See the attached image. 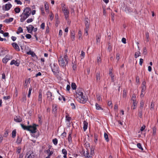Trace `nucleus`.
Here are the masks:
<instances>
[{"label":"nucleus","mask_w":158,"mask_h":158,"mask_svg":"<svg viewBox=\"0 0 158 158\" xmlns=\"http://www.w3.org/2000/svg\"><path fill=\"white\" fill-rule=\"evenodd\" d=\"M84 126L83 129L84 131H85L87 128L88 127V123L85 121H84L83 122Z\"/></svg>","instance_id":"nucleus-21"},{"label":"nucleus","mask_w":158,"mask_h":158,"mask_svg":"<svg viewBox=\"0 0 158 158\" xmlns=\"http://www.w3.org/2000/svg\"><path fill=\"white\" fill-rule=\"evenodd\" d=\"M137 147L139 149H140L142 151L143 150V148L141 146V143H139L137 144Z\"/></svg>","instance_id":"nucleus-42"},{"label":"nucleus","mask_w":158,"mask_h":158,"mask_svg":"<svg viewBox=\"0 0 158 158\" xmlns=\"http://www.w3.org/2000/svg\"><path fill=\"white\" fill-rule=\"evenodd\" d=\"M27 54L28 55H31V56L33 57L35 60H36L38 59V57L35 54L33 51H30L27 52Z\"/></svg>","instance_id":"nucleus-11"},{"label":"nucleus","mask_w":158,"mask_h":158,"mask_svg":"<svg viewBox=\"0 0 158 158\" xmlns=\"http://www.w3.org/2000/svg\"><path fill=\"white\" fill-rule=\"evenodd\" d=\"M8 130H6L5 131L4 134L3 135V136L4 137H7L8 135Z\"/></svg>","instance_id":"nucleus-48"},{"label":"nucleus","mask_w":158,"mask_h":158,"mask_svg":"<svg viewBox=\"0 0 158 158\" xmlns=\"http://www.w3.org/2000/svg\"><path fill=\"white\" fill-rule=\"evenodd\" d=\"M46 95L47 96V98L48 101H52V93L49 91H48L47 92Z\"/></svg>","instance_id":"nucleus-12"},{"label":"nucleus","mask_w":158,"mask_h":158,"mask_svg":"<svg viewBox=\"0 0 158 158\" xmlns=\"http://www.w3.org/2000/svg\"><path fill=\"white\" fill-rule=\"evenodd\" d=\"M63 58H61V57L59 59L58 62L60 66L63 67L65 66L66 64Z\"/></svg>","instance_id":"nucleus-7"},{"label":"nucleus","mask_w":158,"mask_h":158,"mask_svg":"<svg viewBox=\"0 0 158 158\" xmlns=\"http://www.w3.org/2000/svg\"><path fill=\"white\" fill-rule=\"evenodd\" d=\"M72 64H73V65H72L73 66V69L74 70H76L77 69L76 65L75 64H74L73 62Z\"/></svg>","instance_id":"nucleus-56"},{"label":"nucleus","mask_w":158,"mask_h":158,"mask_svg":"<svg viewBox=\"0 0 158 158\" xmlns=\"http://www.w3.org/2000/svg\"><path fill=\"white\" fill-rule=\"evenodd\" d=\"M96 80L98 81L100 80V73L99 72H97L96 74Z\"/></svg>","instance_id":"nucleus-26"},{"label":"nucleus","mask_w":158,"mask_h":158,"mask_svg":"<svg viewBox=\"0 0 158 158\" xmlns=\"http://www.w3.org/2000/svg\"><path fill=\"white\" fill-rule=\"evenodd\" d=\"M96 98H97V100L98 101H100L102 100L101 98L99 95H96Z\"/></svg>","instance_id":"nucleus-45"},{"label":"nucleus","mask_w":158,"mask_h":158,"mask_svg":"<svg viewBox=\"0 0 158 158\" xmlns=\"http://www.w3.org/2000/svg\"><path fill=\"white\" fill-rule=\"evenodd\" d=\"M23 13L25 15L29 17L31 14V10L29 8H26L24 10Z\"/></svg>","instance_id":"nucleus-6"},{"label":"nucleus","mask_w":158,"mask_h":158,"mask_svg":"<svg viewBox=\"0 0 158 158\" xmlns=\"http://www.w3.org/2000/svg\"><path fill=\"white\" fill-rule=\"evenodd\" d=\"M65 117L66 120L68 121L69 122L71 120V118L69 117L68 115H66Z\"/></svg>","instance_id":"nucleus-53"},{"label":"nucleus","mask_w":158,"mask_h":158,"mask_svg":"<svg viewBox=\"0 0 158 158\" xmlns=\"http://www.w3.org/2000/svg\"><path fill=\"white\" fill-rule=\"evenodd\" d=\"M23 97L22 98V99L23 100V101H24V100H26V95L25 94V92H23Z\"/></svg>","instance_id":"nucleus-46"},{"label":"nucleus","mask_w":158,"mask_h":158,"mask_svg":"<svg viewBox=\"0 0 158 158\" xmlns=\"http://www.w3.org/2000/svg\"><path fill=\"white\" fill-rule=\"evenodd\" d=\"M12 5L10 3L6 4L3 6V8L6 10H9L11 7Z\"/></svg>","instance_id":"nucleus-10"},{"label":"nucleus","mask_w":158,"mask_h":158,"mask_svg":"<svg viewBox=\"0 0 158 158\" xmlns=\"http://www.w3.org/2000/svg\"><path fill=\"white\" fill-rule=\"evenodd\" d=\"M26 28L28 32L30 33H31L32 32L33 30L34 32H36L37 30V28H34V27L32 25H29V27H27Z\"/></svg>","instance_id":"nucleus-5"},{"label":"nucleus","mask_w":158,"mask_h":158,"mask_svg":"<svg viewBox=\"0 0 158 158\" xmlns=\"http://www.w3.org/2000/svg\"><path fill=\"white\" fill-rule=\"evenodd\" d=\"M123 10L127 13H130L133 12V10L131 8L127 6L123 7Z\"/></svg>","instance_id":"nucleus-9"},{"label":"nucleus","mask_w":158,"mask_h":158,"mask_svg":"<svg viewBox=\"0 0 158 158\" xmlns=\"http://www.w3.org/2000/svg\"><path fill=\"white\" fill-rule=\"evenodd\" d=\"M52 142L55 145H56L58 143L57 139L56 138H55L52 140Z\"/></svg>","instance_id":"nucleus-37"},{"label":"nucleus","mask_w":158,"mask_h":158,"mask_svg":"<svg viewBox=\"0 0 158 158\" xmlns=\"http://www.w3.org/2000/svg\"><path fill=\"white\" fill-rule=\"evenodd\" d=\"M32 90V88L31 87L30 88H29V91H28V94L27 95V97L28 98H30V97L31 94V90Z\"/></svg>","instance_id":"nucleus-36"},{"label":"nucleus","mask_w":158,"mask_h":158,"mask_svg":"<svg viewBox=\"0 0 158 158\" xmlns=\"http://www.w3.org/2000/svg\"><path fill=\"white\" fill-rule=\"evenodd\" d=\"M15 12L16 13H18L20 11V9L19 7H16L15 9Z\"/></svg>","instance_id":"nucleus-39"},{"label":"nucleus","mask_w":158,"mask_h":158,"mask_svg":"<svg viewBox=\"0 0 158 158\" xmlns=\"http://www.w3.org/2000/svg\"><path fill=\"white\" fill-rule=\"evenodd\" d=\"M49 32V27L48 26L46 27V32L47 33H48Z\"/></svg>","instance_id":"nucleus-62"},{"label":"nucleus","mask_w":158,"mask_h":158,"mask_svg":"<svg viewBox=\"0 0 158 158\" xmlns=\"http://www.w3.org/2000/svg\"><path fill=\"white\" fill-rule=\"evenodd\" d=\"M146 87H145L144 86L142 87V90L141 91V94H140V96L141 97H143L145 93V90L146 89Z\"/></svg>","instance_id":"nucleus-18"},{"label":"nucleus","mask_w":158,"mask_h":158,"mask_svg":"<svg viewBox=\"0 0 158 158\" xmlns=\"http://www.w3.org/2000/svg\"><path fill=\"white\" fill-rule=\"evenodd\" d=\"M81 34H82V32H81V31L80 30H79V31L78 33V36L79 37V38H80V37L81 35Z\"/></svg>","instance_id":"nucleus-61"},{"label":"nucleus","mask_w":158,"mask_h":158,"mask_svg":"<svg viewBox=\"0 0 158 158\" xmlns=\"http://www.w3.org/2000/svg\"><path fill=\"white\" fill-rule=\"evenodd\" d=\"M101 38V36L99 35L98 36H97L96 37V41L98 43H99L100 41V39Z\"/></svg>","instance_id":"nucleus-40"},{"label":"nucleus","mask_w":158,"mask_h":158,"mask_svg":"<svg viewBox=\"0 0 158 158\" xmlns=\"http://www.w3.org/2000/svg\"><path fill=\"white\" fill-rule=\"evenodd\" d=\"M34 157V155L32 154L29 155L27 157V158H33Z\"/></svg>","instance_id":"nucleus-64"},{"label":"nucleus","mask_w":158,"mask_h":158,"mask_svg":"<svg viewBox=\"0 0 158 158\" xmlns=\"http://www.w3.org/2000/svg\"><path fill=\"white\" fill-rule=\"evenodd\" d=\"M75 33L74 31L71 32V37L72 41H73L75 40Z\"/></svg>","instance_id":"nucleus-25"},{"label":"nucleus","mask_w":158,"mask_h":158,"mask_svg":"<svg viewBox=\"0 0 158 158\" xmlns=\"http://www.w3.org/2000/svg\"><path fill=\"white\" fill-rule=\"evenodd\" d=\"M85 28V29L84 35L87 36L88 35V31L89 28L90 22L89 20L87 18H85L84 19Z\"/></svg>","instance_id":"nucleus-3"},{"label":"nucleus","mask_w":158,"mask_h":158,"mask_svg":"<svg viewBox=\"0 0 158 158\" xmlns=\"http://www.w3.org/2000/svg\"><path fill=\"white\" fill-rule=\"evenodd\" d=\"M16 130L15 129L13 130L12 132V137L13 138H14L16 136Z\"/></svg>","instance_id":"nucleus-27"},{"label":"nucleus","mask_w":158,"mask_h":158,"mask_svg":"<svg viewBox=\"0 0 158 158\" xmlns=\"http://www.w3.org/2000/svg\"><path fill=\"white\" fill-rule=\"evenodd\" d=\"M67 57H68V56L66 54V55H64V60H65V61L66 62V64H68V60L67 59Z\"/></svg>","instance_id":"nucleus-60"},{"label":"nucleus","mask_w":158,"mask_h":158,"mask_svg":"<svg viewBox=\"0 0 158 158\" xmlns=\"http://www.w3.org/2000/svg\"><path fill=\"white\" fill-rule=\"evenodd\" d=\"M53 14L52 12H51L50 14L49 15L50 19L51 20H52L53 19Z\"/></svg>","instance_id":"nucleus-51"},{"label":"nucleus","mask_w":158,"mask_h":158,"mask_svg":"<svg viewBox=\"0 0 158 158\" xmlns=\"http://www.w3.org/2000/svg\"><path fill=\"white\" fill-rule=\"evenodd\" d=\"M140 52H136L135 53V58H137V57H138L140 55L139 54H140Z\"/></svg>","instance_id":"nucleus-57"},{"label":"nucleus","mask_w":158,"mask_h":158,"mask_svg":"<svg viewBox=\"0 0 158 158\" xmlns=\"http://www.w3.org/2000/svg\"><path fill=\"white\" fill-rule=\"evenodd\" d=\"M21 126L22 127L24 130H26L29 131L32 133H35L36 132V130H37V125L35 124H33L32 126L30 125L26 126L24 124H21Z\"/></svg>","instance_id":"nucleus-1"},{"label":"nucleus","mask_w":158,"mask_h":158,"mask_svg":"<svg viewBox=\"0 0 158 158\" xmlns=\"http://www.w3.org/2000/svg\"><path fill=\"white\" fill-rule=\"evenodd\" d=\"M14 120L17 122H20L22 121V120L21 118L19 117H18L17 116H16L14 118Z\"/></svg>","instance_id":"nucleus-20"},{"label":"nucleus","mask_w":158,"mask_h":158,"mask_svg":"<svg viewBox=\"0 0 158 158\" xmlns=\"http://www.w3.org/2000/svg\"><path fill=\"white\" fill-rule=\"evenodd\" d=\"M22 141V139L18 136L17 137L16 142L18 143H21Z\"/></svg>","instance_id":"nucleus-38"},{"label":"nucleus","mask_w":158,"mask_h":158,"mask_svg":"<svg viewBox=\"0 0 158 158\" xmlns=\"http://www.w3.org/2000/svg\"><path fill=\"white\" fill-rule=\"evenodd\" d=\"M33 21V20L32 19H31V18L27 20V23H29L32 22Z\"/></svg>","instance_id":"nucleus-63"},{"label":"nucleus","mask_w":158,"mask_h":158,"mask_svg":"<svg viewBox=\"0 0 158 158\" xmlns=\"http://www.w3.org/2000/svg\"><path fill=\"white\" fill-rule=\"evenodd\" d=\"M90 148V155L91 156H94V149L95 147L94 146H92Z\"/></svg>","instance_id":"nucleus-17"},{"label":"nucleus","mask_w":158,"mask_h":158,"mask_svg":"<svg viewBox=\"0 0 158 158\" xmlns=\"http://www.w3.org/2000/svg\"><path fill=\"white\" fill-rule=\"evenodd\" d=\"M86 152H86V154H85V152H84V156L85 157V158L86 157H88V156H89V151L88 150H87Z\"/></svg>","instance_id":"nucleus-43"},{"label":"nucleus","mask_w":158,"mask_h":158,"mask_svg":"<svg viewBox=\"0 0 158 158\" xmlns=\"http://www.w3.org/2000/svg\"><path fill=\"white\" fill-rule=\"evenodd\" d=\"M30 78H29L28 80H25V83L24 85V88H26L27 87L28 83H30Z\"/></svg>","instance_id":"nucleus-16"},{"label":"nucleus","mask_w":158,"mask_h":158,"mask_svg":"<svg viewBox=\"0 0 158 158\" xmlns=\"http://www.w3.org/2000/svg\"><path fill=\"white\" fill-rule=\"evenodd\" d=\"M13 48L18 51H20L19 48L17 44L16 43H13L12 44Z\"/></svg>","instance_id":"nucleus-15"},{"label":"nucleus","mask_w":158,"mask_h":158,"mask_svg":"<svg viewBox=\"0 0 158 158\" xmlns=\"http://www.w3.org/2000/svg\"><path fill=\"white\" fill-rule=\"evenodd\" d=\"M71 87L73 89L75 90L76 89L77 86L74 83H72L71 84Z\"/></svg>","instance_id":"nucleus-33"},{"label":"nucleus","mask_w":158,"mask_h":158,"mask_svg":"<svg viewBox=\"0 0 158 158\" xmlns=\"http://www.w3.org/2000/svg\"><path fill=\"white\" fill-rule=\"evenodd\" d=\"M94 138H95L94 142H96V141L98 140V135L97 134H94Z\"/></svg>","instance_id":"nucleus-49"},{"label":"nucleus","mask_w":158,"mask_h":158,"mask_svg":"<svg viewBox=\"0 0 158 158\" xmlns=\"http://www.w3.org/2000/svg\"><path fill=\"white\" fill-rule=\"evenodd\" d=\"M77 97H79L80 99V102L81 103H85L87 101V99L85 96L83 95V93L79 90L77 93Z\"/></svg>","instance_id":"nucleus-2"},{"label":"nucleus","mask_w":158,"mask_h":158,"mask_svg":"<svg viewBox=\"0 0 158 158\" xmlns=\"http://www.w3.org/2000/svg\"><path fill=\"white\" fill-rule=\"evenodd\" d=\"M50 66L51 67L52 71L54 74L59 73V68L56 64L54 63L52 65V64H51Z\"/></svg>","instance_id":"nucleus-4"},{"label":"nucleus","mask_w":158,"mask_h":158,"mask_svg":"<svg viewBox=\"0 0 158 158\" xmlns=\"http://www.w3.org/2000/svg\"><path fill=\"white\" fill-rule=\"evenodd\" d=\"M23 32V29L21 27H19L18 28V31L16 32L17 34H19L20 33Z\"/></svg>","instance_id":"nucleus-28"},{"label":"nucleus","mask_w":158,"mask_h":158,"mask_svg":"<svg viewBox=\"0 0 158 158\" xmlns=\"http://www.w3.org/2000/svg\"><path fill=\"white\" fill-rule=\"evenodd\" d=\"M12 58V57L9 55H6L5 57L2 59V62L3 63L6 64L9 60Z\"/></svg>","instance_id":"nucleus-8"},{"label":"nucleus","mask_w":158,"mask_h":158,"mask_svg":"<svg viewBox=\"0 0 158 158\" xmlns=\"http://www.w3.org/2000/svg\"><path fill=\"white\" fill-rule=\"evenodd\" d=\"M142 109H139L138 110V115L139 117L140 118H142Z\"/></svg>","instance_id":"nucleus-22"},{"label":"nucleus","mask_w":158,"mask_h":158,"mask_svg":"<svg viewBox=\"0 0 158 158\" xmlns=\"http://www.w3.org/2000/svg\"><path fill=\"white\" fill-rule=\"evenodd\" d=\"M147 50L146 48L145 47L143 48V54H144V55H145L146 54V52H147Z\"/></svg>","instance_id":"nucleus-58"},{"label":"nucleus","mask_w":158,"mask_h":158,"mask_svg":"<svg viewBox=\"0 0 158 158\" xmlns=\"http://www.w3.org/2000/svg\"><path fill=\"white\" fill-rule=\"evenodd\" d=\"M13 20V18H9L8 19H6L4 21V22H6L7 23H9L10 22H11Z\"/></svg>","instance_id":"nucleus-23"},{"label":"nucleus","mask_w":158,"mask_h":158,"mask_svg":"<svg viewBox=\"0 0 158 158\" xmlns=\"http://www.w3.org/2000/svg\"><path fill=\"white\" fill-rule=\"evenodd\" d=\"M153 134V135H155L156 132V128L155 127L152 128Z\"/></svg>","instance_id":"nucleus-47"},{"label":"nucleus","mask_w":158,"mask_h":158,"mask_svg":"<svg viewBox=\"0 0 158 158\" xmlns=\"http://www.w3.org/2000/svg\"><path fill=\"white\" fill-rule=\"evenodd\" d=\"M45 27V23H42L41 26H40V28H41L42 29H44Z\"/></svg>","instance_id":"nucleus-59"},{"label":"nucleus","mask_w":158,"mask_h":158,"mask_svg":"<svg viewBox=\"0 0 158 158\" xmlns=\"http://www.w3.org/2000/svg\"><path fill=\"white\" fill-rule=\"evenodd\" d=\"M66 10V11L64 12V13L66 19L67 20V18H68L69 17V11L68 10Z\"/></svg>","instance_id":"nucleus-19"},{"label":"nucleus","mask_w":158,"mask_h":158,"mask_svg":"<svg viewBox=\"0 0 158 158\" xmlns=\"http://www.w3.org/2000/svg\"><path fill=\"white\" fill-rule=\"evenodd\" d=\"M135 98L136 96L135 94H133L132 95V97L131 98V100L133 101V102H135Z\"/></svg>","instance_id":"nucleus-52"},{"label":"nucleus","mask_w":158,"mask_h":158,"mask_svg":"<svg viewBox=\"0 0 158 158\" xmlns=\"http://www.w3.org/2000/svg\"><path fill=\"white\" fill-rule=\"evenodd\" d=\"M95 106H96V109H97L98 110H101V109L102 110L103 109L97 103H96Z\"/></svg>","instance_id":"nucleus-35"},{"label":"nucleus","mask_w":158,"mask_h":158,"mask_svg":"<svg viewBox=\"0 0 158 158\" xmlns=\"http://www.w3.org/2000/svg\"><path fill=\"white\" fill-rule=\"evenodd\" d=\"M104 137L106 141L108 142L109 141L108 135L106 133L104 134Z\"/></svg>","instance_id":"nucleus-29"},{"label":"nucleus","mask_w":158,"mask_h":158,"mask_svg":"<svg viewBox=\"0 0 158 158\" xmlns=\"http://www.w3.org/2000/svg\"><path fill=\"white\" fill-rule=\"evenodd\" d=\"M71 132H70L69 135L68 136V140L69 143H70L72 142V137H71Z\"/></svg>","instance_id":"nucleus-31"},{"label":"nucleus","mask_w":158,"mask_h":158,"mask_svg":"<svg viewBox=\"0 0 158 158\" xmlns=\"http://www.w3.org/2000/svg\"><path fill=\"white\" fill-rule=\"evenodd\" d=\"M155 105L154 103V102H152L151 103V104L150 105V109L151 110L153 109L154 107V106Z\"/></svg>","instance_id":"nucleus-44"},{"label":"nucleus","mask_w":158,"mask_h":158,"mask_svg":"<svg viewBox=\"0 0 158 158\" xmlns=\"http://www.w3.org/2000/svg\"><path fill=\"white\" fill-rule=\"evenodd\" d=\"M44 3L45 4L44 6H45V10L46 11H47L49 9L48 4L46 2H44Z\"/></svg>","instance_id":"nucleus-30"},{"label":"nucleus","mask_w":158,"mask_h":158,"mask_svg":"<svg viewBox=\"0 0 158 158\" xmlns=\"http://www.w3.org/2000/svg\"><path fill=\"white\" fill-rule=\"evenodd\" d=\"M62 153L64 155H67V152L66 150L65 149H63L62 150Z\"/></svg>","instance_id":"nucleus-54"},{"label":"nucleus","mask_w":158,"mask_h":158,"mask_svg":"<svg viewBox=\"0 0 158 158\" xmlns=\"http://www.w3.org/2000/svg\"><path fill=\"white\" fill-rule=\"evenodd\" d=\"M144 104V102L143 101V100H142L140 102V106L139 109H142L143 107V106Z\"/></svg>","instance_id":"nucleus-34"},{"label":"nucleus","mask_w":158,"mask_h":158,"mask_svg":"<svg viewBox=\"0 0 158 158\" xmlns=\"http://www.w3.org/2000/svg\"><path fill=\"white\" fill-rule=\"evenodd\" d=\"M120 54L118 53H117L116 54V58L118 60L120 59Z\"/></svg>","instance_id":"nucleus-50"},{"label":"nucleus","mask_w":158,"mask_h":158,"mask_svg":"<svg viewBox=\"0 0 158 158\" xmlns=\"http://www.w3.org/2000/svg\"><path fill=\"white\" fill-rule=\"evenodd\" d=\"M52 112L54 114H56L57 112V106L56 104H53L52 105Z\"/></svg>","instance_id":"nucleus-13"},{"label":"nucleus","mask_w":158,"mask_h":158,"mask_svg":"<svg viewBox=\"0 0 158 158\" xmlns=\"http://www.w3.org/2000/svg\"><path fill=\"white\" fill-rule=\"evenodd\" d=\"M42 91L41 90L40 91H39V95L38 97V101H40L41 102L42 100Z\"/></svg>","instance_id":"nucleus-24"},{"label":"nucleus","mask_w":158,"mask_h":158,"mask_svg":"<svg viewBox=\"0 0 158 158\" xmlns=\"http://www.w3.org/2000/svg\"><path fill=\"white\" fill-rule=\"evenodd\" d=\"M27 39H30L31 38V36L30 34H27L25 35Z\"/></svg>","instance_id":"nucleus-55"},{"label":"nucleus","mask_w":158,"mask_h":158,"mask_svg":"<svg viewBox=\"0 0 158 158\" xmlns=\"http://www.w3.org/2000/svg\"><path fill=\"white\" fill-rule=\"evenodd\" d=\"M21 17V19H20V21L21 22H23L27 18L28 16H27L25 15L24 14L22 13L20 16Z\"/></svg>","instance_id":"nucleus-14"},{"label":"nucleus","mask_w":158,"mask_h":158,"mask_svg":"<svg viewBox=\"0 0 158 158\" xmlns=\"http://www.w3.org/2000/svg\"><path fill=\"white\" fill-rule=\"evenodd\" d=\"M86 148L87 150H88V148L90 147V144L89 143H86L85 144Z\"/></svg>","instance_id":"nucleus-41"},{"label":"nucleus","mask_w":158,"mask_h":158,"mask_svg":"<svg viewBox=\"0 0 158 158\" xmlns=\"http://www.w3.org/2000/svg\"><path fill=\"white\" fill-rule=\"evenodd\" d=\"M137 103L136 102V101L133 102V105L131 106V108H132L133 110L135 109L136 107Z\"/></svg>","instance_id":"nucleus-32"}]
</instances>
